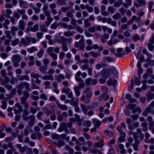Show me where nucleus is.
I'll use <instances>...</instances> for the list:
<instances>
[{
    "mask_svg": "<svg viewBox=\"0 0 154 154\" xmlns=\"http://www.w3.org/2000/svg\"><path fill=\"white\" fill-rule=\"evenodd\" d=\"M23 95L25 97H22L21 98V103L24 105L25 108H27L28 107V104L26 102L27 99L29 96V92L26 91H24L23 92Z\"/></svg>",
    "mask_w": 154,
    "mask_h": 154,
    "instance_id": "nucleus-1",
    "label": "nucleus"
},
{
    "mask_svg": "<svg viewBox=\"0 0 154 154\" xmlns=\"http://www.w3.org/2000/svg\"><path fill=\"white\" fill-rule=\"evenodd\" d=\"M12 60L14 67H17L19 66V63L21 60L20 57L19 55L15 54L13 55L12 56Z\"/></svg>",
    "mask_w": 154,
    "mask_h": 154,
    "instance_id": "nucleus-2",
    "label": "nucleus"
},
{
    "mask_svg": "<svg viewBox=\"0 0 154 154\" xmlns=\"http://www.w3.org/2000/svg\"><path fill=\"white\" fill-rule=\"evenodd\" d=\"M137 2L134 4V6L136 8H138L145 6L146 4L145 0H136Z\"/></svg>",
    "mask_w": 154,
    "mask_h": 154,
    "instance_id": "nucleus-3",
    "label": "nucleus"
},
{
    "mask_svg": "<svg viewBox=\"0 0 154 154\" xmlns=\"http://www.w3.org/2000/svg\"><path fill=\"white\" fill-rule=\"evenodd\" d=\"M124 146L122 144L118 143L116 145V149L118 152H120L122 154H124L126 152L124 149Z\"/></svg>",
    "mask_w": 154,
    "mask_h": 154,
    "instance_id": "nucleus-4",
    "label": "nucleus"
},
{
    "mask_svg": "<svg viewBox=\"0 0 154 154\" xmlns=\"http://www.w3.org/2000/svg\"><path fill=\"white\" fill-rule=\"evenodd\" d=\"M139 125V124L138 122H135L132 123L131 125H128V128L129 130L130 131L129 133L130 134H131L133 133L132 131L135 128L138 127Z\"/></svg>",
    "mask_w": 154,
    "mask_h": 154,
    "instance_id": "nucleus-5",
    "label": "nucleus"
},
{
    "mask_svg": "<svg viewBox=\"0 0 154 154\" xmlns=\"http://www.w3.org/2000/svg\"><path fill=\"white\" fill-rule=\"evenodd\" d=\"M26 26V24L23 20H20L18 24V27L21 30H24Z\"/></svg>",
    "mask_w": 154,
    "mask_h": 154,
    "instance_id": "nucleus-6",
    "label": "nucleus"
},
{
    "mask_svg": "<svg viewBox=\"0 0 154 154\" xmlns=\"http://www.w3.org/2000/svg\"><path fill=\"white\" fill-rule=\"evenodd\" d=\"M102 75L104 77H107L111 74V71L109 68H108V70H104L102 71Z\"/></svg>",
    "mask_w": 154,
    "mask_h": 154,
    "instance_id": "nucleus-7",
    "label": "nucleus"
},
{
    "mask_svg": "<svg viewBox=\"0 0 154 154\" xmlns=\"http://www.w3.org/2000/svg\"><path fill=\"white\" fill-rule=\"evenodd\" d=\"M56 103L58 107L62 110H66L68 109V108L66 105L60 104L58 100L56 101Z\"/></svg>",
    "mask_w": 154,
    "mask_h": 154,
    "instance_id": "nucleus-8",
    "label": "nucleus"
},
{
    "mask_svg": "<svg viewBox=\"0 0 154 154\" xmlns=\"http://www.w3.org/2000/svg\"><path fill=\"white\" fill-rule=\"evenodd\" d=\"M20 6L23 8H27L28 6V4L26 2L20 0L19 1Z\"/></svg>",
    "mask_w": 154,
    "mask_h": 154,
    "instance_id": "nucleus-9",
    "label": "nucleus"
},
{
    "mask_svg": "<svg viewBox=\"0 0 154 154\" xmlns=\"http://www.w3.org/2000/svg\"><path fill=\"white\" fill-rule=\"evenodd\" d=\"M61 40H62V41L60 42L62 43V44L63 45V47H62V50L63 51L65 52L67 51L68 50V48L67 46L66 45V44L63 42V40L64 39V37H62L61 38Z\"/></svg>",
    "mask_w": 154,
    "mask_h": 154,
    "instance_id": "nucleus-10",
    "label": "nucleus"
},
{
    "mask_svg": "<svg viewBox=\"0 0 154 154\" xmlns=\"http://www.w3.org/2000/svg\"><path fill=\"white\" fill-rule=\"evenodd\" d=\"M38 48L34 46H32L30 48L27 49V51L30 53H32L35 51H38Z\"/></svg>",
    "mask_w": 154,
    "mask_h": 154,
    "instance_id": "nucleus-11",
    "label": "nucleus"
},
{
    "mask_svg": "<svg viewBox=\"0 0 154 154\" xmlns=\"http://www.w3.org/2000/svg\"><path fill=\"white\" fill-rule=\"evenodd\" d=\"M123 49L121 48H119L117 49L116 53H115V54L118 57H122L123 56L122 52Z\"/></svg>",
    "mask_w": 154,
    "mask_h": 154,
    "instance_id": "nucleus-12",
    "label": "nucleus"
},
{
    "mask_svg": "<svg viewBox=\"0 0 154 154\" xmlns=\"http://www.w3.org/2000/svg\"><path fill=\"white\" fill-rule=\"evenodd\" d=\"M103 61L101 62V63L103 64L106 62H110L113 61V59L109 57H104L103 58Z\"/></svg>",
    "mask_w": 154,
    "mask_h": 154,
    "instance_id": "nucleus-13",
    "label": "nucleus"
},
{
    "mask_svg": "<svg viewBox=\"0 0 154 154\" xmlns=\"http://www.w3.org/2000/svg\"><path fill=\"white\" fill-rule=\"evenodd\" d=\"M126 3L123 4V6L125 8H127L128 6H131L132 4V1L131 0H126Z\"/></svg>",
    "mask_w": 154,
    "mask_h": 154,
    "instance_id": "nucleus-14",
    "label": "nucleus"
},
{
    "mask_svg": "<svg viewBox=\"0 0 154 154\" xmlns=\"http://www.w3.org/2000/svg\"><path fill=\"white\" fill-rule=\"evenodd\" d=\"M109 97L108 95L103 94L100 96L99 97V100H100L104 99L106 101L109 99Z\"/></svg>",
    "mask_w": 154,
    "mask_h": 154,
    "instance_id": "nucleus-15",
    "label": "nucleus"
},
{
    "mask_svg": "<svg viewBox=\"0 0 154 154\" xmlns=\"http://www.w3.org/2000/svg\"><path fill=\"white\" fill-rule=\"evenodd\" d=\"M63 92L64 93L68 92L69 94H68V97L69 98H71L72 97L73 94L72 91H71V90L69 88H67L66 89H63Z\"/></svg>",
    "mask_w": 154,
    "mask_h": 154,
    "instance_id": "nucleus-16",
    "label": "nucleus"
},
{
    "mask_svg": "<svg viewBox=\"0 0 154 154\" xmlns=\"http://www.w3.org/2000/svg\"><path fill=\"white\" fill-rule=\"evenodd\" d=\"M38 25H35L33 27H28V29L29 31H31L33 32H36L38 29Z\"/></svg>",
    "mask_w": 154,
    "mask_h": 154,
    "instance_id": "nucleus-17",
    "label": "nucleus"
},
{
    "mask_svg": "<svg viewBox=\"0 0 154 154\" xmlns=\"http://www.w3.org/2000/svg\"><path fill=\"white\" fill-rule=\"evenodd\" d=\"M12 13L11 11L9 10H7L6 11H4L2 13V15H5L6 17L7 18H10V14Z\"/></svg>",
    "mask_w": 154,
    "mask_h": 154,
    "instance_id": "nucleus-18",
    "label": "nucleus"
},
{
    "mask_svg": "<svg viewBox=\"0 0 154 154\" xmlns=\"http://www.w3.org/2000/svg\"><path fill=\"white\" fill-rule=\"evenodd\" d=\"M109 37V35L108 34H105L103 36H102L101 39V41L103 43L106 42V40L108 39Z\"/></svg>",
    "mask_w": 154,
    "mask_h": 154,
    "instance_id": "nucleus-19",
    "label": "nucleus"
},
{
    "mask_svg": "<svg viewBox=\"0 0 154 154\" xmlns=\"http://www.w3.org/2000/svg\"><path fill=\"white\" fill-rule=\"evenodd\" d=\"M78 98L76 99L75 101H74V99L72 98L71 100H70L69 103L71 105L75 106L78 105Z\"/></svg>",
    "mask_w": 154,
    "mask_h": 154,
    "instance_id": "nucleus-20",
    "label": "nucleus"
},
{
    "mask_svg": "<svg viewBox=\"0 0 154 154\" xmlns=\"http://www.w3.org/2000/svg\"><path fill=\"white\" fill-rule=\"evenodd\" d=\"M82 110V111L85 113V115H87V111L88 110V107H87L85 105L82 104L81 105Z\"/></svg>",
    "mask_w": 154,
    "mask_h": 154,
    "instance_id": "nucleus-21",
    "label": "nucleus"
},
{
    "mask_svg": "<svg viewBox=\"0 0 154 154\" xmlns=\"http://www.w3.org/2000/svg\"><path fill=\"white\" fill-rule=\"evenodd\" d=\"M75 120L76 121L79 122L78 124L79 125L81 126V122L83 121V119L82 118L80 119L79 115H75Z\"/></svg>",
    "mask_w": 154,
    "mask_h": 154,
    "instance_id": "nucleus-22",
    "label": "nucleus"
},
{
    "mask_svg": "<svg viewBox=\"0 0 154 154\" xmlns=\"http://www.w3.org/2000/svg\"><path fill=\"white\" fill-rule=\"evenodd\" d=\"M29 60V64L30 65H32L34 64V58L32 56H31L28 57Z\"/></svg>",
    "mask_w": 154,
    "mask_h": 154,
    "instance_id": "nucleus-23",
    "label": "nucleus"
},
{
    "mask_svg": "<svg viewBox=\"0 0 154 154\" xmlns=\"http://www.w3.org/2000/svg\"><path fill=\"white\" fill-rule=\"evenodd\" d=\"M92 94L91 92H89L86 95V97L88 100H86L84 101V102L86 103H88L90 102L89 99L91 97Z\"/></svg>",
    "mask_w": 154,
    "mask_h": 154,
    "instance_id": "nucleus-24",
    "label": "nucleus"
},
{
    "mask_svg": "<svg viewBox=\"0 0 154 154\" xmlns=\"http://www.w3.org/2000/svg\"><path fill=\"white\" fill-rule=\"evenodd\" d=\"M55 77L57 80L59 82H61L62 79H64V76L61 74H60L58 76L56 75Z\"/></svg>",
    "mask_w": 154,
    "mask_h": 154,
    "instance_id": "nucleus-25",
    "label": "nucleus"
},
{
    "mask_svg": "<svg viewBox=\"0 0 154 154\" xmlns=\"http://www.w3.org/2000/svg\"><path fill=\"white\" fill-rule=\"evenodd\" d=\"M42 78L45 80H53V77L51 75H45L42 77Z\"/></svg>",
    "mask_w": 154,
    "mask_h": 154,
    "instance_id": "nucleus-26",
    "label": "nucleus"
},
{
    "mask_svg": "<svg viewBox=\"0 0 154 154\" xmlns=\"http://www.w3.org/2000/svg\"><path fill=\"white\" fill-rule=\"evenodd\" d=\"M94 124L95 127L97 128L100 125L101 122L100 121L94 120Z\"/></svg>",
    "mask_w": 154,
    "mask_h": 154,
    "instance_id": "nucleus-27",
    "label": "nucleus"
},
{
    "mask_svg": "<svg viewBox=\"0 0 154 154\" xmlns=\"http://www.w3.org/2000/svg\"><path fill=\"white\" fill-rule=\"evenodd\" d=\"M11 29L12 34L13 35H15L16 34V32L18 30V28L15 26H13Z\"/></svg>",
    "mask_w": 154,
    "mask_h": 154,
    "instance_id": "nucleus-28",
    "label": "nucleus"
},
{
    "mask_svg": "<svg viewBox=\"0 0 154 154\" xmlns=\"http://www.w3.org/2000/svg\"><path fill=\"white\" fill-rule=\"evenodd\" d=\"M16 146L17 148L19 149V151L20 152L23 153L25 151V148L23 147H22L20 144H17Z\"/></svg>",
    "mask_w": 154,
    "mask_h": 154,
    "instance_id": "nucleus-29",
    "label": "nucleus"
},
{
    "mask_svg": "<svg viewBox=\"0 0 154 154\" xmlns=\"http://www.w3.org/2000/svg\"><path fill=\"white\" fill-rule=\"evenodd\" d=\"M74 89L76 95L78 97L79 96L80 94V92L79 91L80 89H79L78 86H75Z\"/></svg>",
    "mask_w": 154,
    "mask_h": 154,
    "instance_id": "nucleus-30",
    "label": "nucleus"
},
{
    "mask_svg": "<svg viewBox=\"0 0 154 154\" xmlns=\"http://www.w3.org/2000/svg\"><path fill=\"white\" fill-rule=\"evenodd\" d=\"M79 82V86H78L79 87V89H81L82 88H83L85 86V83H84V81L81 80L79 81H77Z\"/></svg>",
    "mask_w": 154,
    "mask_h": 154,
    "instance_id": "nucleus-31",
    "label": "nucleus"
},
{
    "mask_svg": "<svg viewBox=\"0 0 154 154\" xmlns=\"http://www.w3.org/2000/svg\"><path fill=\"white\" fill-rule=\"evenodd\" d=\"M81 74V72L80 71H79L78 72L75 74V77L76 80L77 81H79L82 80L80 78V76Z\"/></svg>",
    "mask_w": 154,
    "mask_h": 154,
    "instance_id": "nucleus-32",
    "label": "nucleus"
},
{
    "mask_svg": "<svg viewBox=\"0 0 154 154\" xmlns=\"http://www.w3.org/2000/svg\"><path fill=\"white\" fill-rule=\"evenodd\" d=\"M89 54L94 57H97L98 56H100V53H96L93 51H91L89 52Z\"/></svg>",
    "mask_w": 154,
    "mask_h": 154,
    "instance_id": "nucleus-33",
    "label": "nucleus"
},
{
    "mask_svg": "<svg viewBox=\"0 0 154 154\" xmlns=\"http://www.w3.org/2000/svg\"><path fill=\"white\" fill-rule=\"evenodd\" d=\"M122 136H120L118 139V142L120 143L122 142H123L124 141L125 138L124 136L125 135V134L124 133H122Z\"/></svg>",
    "mask_w": 154,
    "mask_h": 154,
    "instance_id": "nucleus-34",
    "label": "nucleus"
},
{
    "mask_svg": "<svg viewBox=\"0 0 154 154\" xmlns=\"http://www.w3.org/2000/svg\"><path fill=\"white\" fill-rule=\"evenodd\" d=\"M47 66H42L40 67L39 70L40 71L42 72L45 73L47 70Z\"/></svg>",
    "mask_w": 154,
    "mask_h": 154,
    "instance_id": "nucleus-35",
    "label": "nucleus"
},
{
    "mask_svg": "<svg viewBox=\"0 0 154 154\" xmlns=\"http://www.w3.org/2000/svg\"><path fill=\"white\" fill-rule=\"evenodd\" d=\"M21 44H23L24 46H27L29 45V44H28L24 38H22L21 39Z\"/></svg>",
    "mask_w": 154,
    "mask_h": 154,
    "instance_id": "nucleus-36",
    "label": "nucleus"
},
{
    "mask_svg": "<svg viewBox=\"0 0 154 154\" xmlns=\"http://www.w3.org/2000/svg\"><path fill=\"white\" fill-rule=\"evenodd\" d=\"M121 17V15L119 13H117V14L114 15L112 16L113 18L116 20H117L120 19Z\"/></svg>",
    "mask_w": 154,
    "mask_h": 154,
    "instance_id": "nucleus-37",
    "label": "nucleus"
},
{
    "mask_svg": "<svg viewBox=\"0 0 154 154\" xmlns=\"http://www.w3.org/2000/svg\"><path fill=\"white\" fill-rule=\"evenodd\" d=\"M154 43H152L150 42H149V43L147 45L149 48V50L150 51H152L154 48V46L153 45V44Z\"/></svg>",
    "mask_w": 154,
    "mask_h": 154,
    "instance_id": "nucleus-38",
    "label": "nucleus"
},
{
    "mask_svg": "<svg viewBox=\"0 0 154 154\" xmlns=\"http://www.w3.org/2000/svg\"><path fill=\"white\" fill-rule=\"evenodd\" d=\"M20 43V40L18 39H16L12 41L11 44L13 46H15L18 44Z\"/></svg>",
    "mask_w": 154,
    "mask_h": 154,
    "instance_id": "nucleus-39",
    "label": "nucleus"
},
{
    "mask_svg": "<svg viewBox=\"0 0 154 154\" xmlns=\"http://www.w3.org/2000/svg\"><path fill=\"white\" fill-rule=\"evenodd\" d=\"M83 125L85 126L90 127L91 126V122L89 121H85L83 122Z\"/></svg>",
    "mask_w": 154,
    "mask_h": 154,
    "instance_id": "nucleus-40",
    "label": "nucleus"
},
{
    "mask_svg": "<svg viewBox=\"0 0 154 154\" xmlns=\"http://www.w3.org/2000/svg\"><path fill=\"white\" fill-rule=\"evenodd\" d=\"M122 4V0H121L120 1H118V2H115L114 4V6L116 7H119L120 5Z\"/></svg>",
    "mask_w": 154,
    "mask_h": 154,
    "instance_id": "nucleus-41",
    "label": "nucleus"
},
{
    "mask_svg": "<svg viewBox=\"0 0 154 154\" xmlns=\"http://www.w3.org/2000/svg\"><path fill=\"white\" fill-rule=\"evenodd\" d=\"M153 5H154V4L153 2H149L148 8L149 12H150L151 11L152 9V6Z\"/></svg>",
    "mask_w": 154,
    "mask_h": 154,
    "instance_id": "nucleus-42",
    "label": "nucleus"
},
{
    "mask_svg": "<svg viewBox=\"0 0 154 154\" xmlns=\"http://www.w3.org/2000/svg\"><path fill=\"white\" fill-rule=\"evenodd\" d=\"M141 52L140 49H137L135 52V54L137 58L139 57Z\"/></svg>",
    "mask_w": 154,
    "mask_h": 154,
    "instance_id": "nucleus-43",
    "label": "nucleus"
},
{
    "mask_svg": "<svg viewBox=\"0 0 154 154\" xmlns=\"http://www.w3.org/2000/svg\"><path fill=\"white\" fill-rule=\"evenodd\" d=\"M2 104L1 106V107L2 109H5L7 106V104L5 101H2Z\"/></svg>",
    "mask_w": 154,
    "mask_h": 154,
    "instance_id": "nucleus-44",
    "label": "nucleus"
},
{
    "mask_svg": "<svg viewBox=\"0 0 154 154\" xmlns=\"http://www.w3.org/2000/svg\"><path fill=\"white\" fill-rule=\"evenodd\" d=\"M31 76L34 79H36L39 77V75L38 74L34 72L31 74Z\"/></svg>",
    "mask_w": 154,
    "mask_h": 154,
    "instance_id": "nucleus-45",
    "label": "nucleus"
},
{
    "mask_svg": "<svg viewBox=\"0 0 154 154\" xmlns=\"http://www.w3.org/2000/svg\"><path fill=\"white\" fill-rule=\"evenodd\" d=\"M72 41V40L71 38H69L68 39H65L64 38L63 40V42H64L65 44L66 43V44L68 43H71Z\"/></svg>",
    "mask_w": 154,
    "mask_h": 154,
    "instance_id": "nucleus-46",
    "label": "nucleus"
},
{
    "mask_svg": "<svg viewBox=\"0 0 154 154\" xmlns=\"http://www.w3.org/2000/svg\"><path fill=\"white\" fill-rule=\"evenodd\" d=\"M24 82H23L19 84L17 87V88L18 90H21L23 89L24 87Z\"/></svg>",
    "mask_w": 154,
    "mask_h": 154,
    "instance_id": "nucleus-47",
    "label": "nucleus"
},
{
    "mask_svg": "<svg viewBox=\"0 0 154 154\" xmlns=\"http://www.w3.org/2000/svg\"><path fill=\"white\" fill-rule=\"evenodd\" d=\"M140 37L137 34H135L133 37V40L135 41L140 40Z\"/></svg>",
    "mask_w": 154,
    "mask_h": 154,
    "instance_id": "nucleus-48",
    "label": "nucleus"
},
{
    "mask_svg": "<svg viewBox=\"0 0 154 154\" xmlns=\"http://www.w3.org/2000/svg\"><path fill=\"white\" fill-rule=\"evenodd\" d=\"M117 82V80H114L113 82H112V80L110 79L107 82V83L109 86L111 85L112 84H113L114 83H116Z\"/></svg>",
    "mask_w": 154,
    "mask_h": 154,
    "instance_id": "nucleus-49",
    "label": "nucleus"
},
{
    "mask_svg": "<svg viewBox=\"0 0 154 154\" xmlns=\"http://www.w3.org/2000/svg\"><path fill=\"white\" fill-rule=\"evenodd\" d=\"M43 54V50H41L37 53V55L39 58H41L42 56V55Z\"/></svg>",
    "mask_w": 154,
    "mask_h": 154,
    "instance_id": "nucleus-50",
    "label": "nucleus"
},
{
    "mask_svg": "<svg viewBox=\"0 0 154 154\" xmlns=\"http://www.w3.org/2000/svg\"><path fill=\"white\" fill-rule=\"evenodd\" d=\"M9 79L8 77H6L5 78V80L3 81L1 83L2 85H4L6 83H8L9 82Z\"/></svg>",
    "mask_w": 154,
    "mask_h": 154,
    "instance_id": "nucleus-51",
    "label": "nucleus"
},
{
    "mask_svg": "<svg viewBox=\"0 0 154 154\" xmlns=\"http://www.w3.org/2000/svg\"><path fill=\"white\" fill-rule=\"evenodd\" d=\"M141 109L139 107H137L136 108L133 109L132 112L133 113H135L136 112H140Z\"/></svg>",
    "mask_w": 154,
    "mask_h": 154,
    "instance_id": "nucleus-52",
    "label": "nucleus"
},
{
    "mask_svg": "<svg viewBox=\"0 0 154 154\" xmlns=\"http://www.w3.org/2000/svg\"><path fill=\"white\" fill-rule=\"evenodd\" d=\"M64 35L66 36L69 37L73 35V34L70 31H68L65 32Z\"/></svg>",
    "mask_w": 154,
    "mask_h": 154,
    "instance_id": "nucleus-53",
    "label": "nucleus"
},
{
    "mask_svg": "<svg viewBox=\"0 0 154 154\" xmlns=\"http://www.w3.org/2000/svg\"><path fill=\"white\" fill-rule=\"evenodd\" d=\"M102 90L104 94H106L108 92V88L106 86H103L102 87Z\"/></svg>",
    "mask_w": 154,
    "mask_h": 154,
    "instance_id": "nucleus-54",
    "label": "nucleus"
},
{
    "mask_svg": "<svg viewBox=\"0 0 154 154\" xmlns=\"http://www.w3.org/2000/svg\"><path fill=\"white\" fill-rule=\"evenodd\" d=\"M22 111L21 107L16 108L14 110V112L15 114L20 113Z\"/></svg>",
    "mask_w": 154,
    "mask_h": 154,
    "instance_id": "nucleus-55",
    "label": "nucleus"
},
{
    "mask_svg": "<svg viewBox=\"0 0 154 154\" xmlns=\"http://www.w3.org/2000/svg\"><path fill=\"white\" fill-rule=\"evenodd\" d=\"M115 142V139H112L110 141L109 143H107V144L110 147H111L112 146V145L114 144Z\"/></svg>",
    "mask_w": 154,
    "mask_h": 154,
    "instance_id": "nucleus-56",
    "label": "nucleus"
},
{
    "mask_svg": "<svg viewBox=\"0 0 154 154\" xmlns=\"http://www.w3.org/2000/svg\"><path fill=\"white\" fill-rule=\"evenodd\" d=\"M40 27L41 30L42 31L46 32L47 31V29L44 25H40Z\"/></svg>",
    "mask_w": 154,
    "mask_h": 154,
    "instance_id": "nucleus-57",
    "label": "nucleus"
},
{
    "mask_svg": "<svg viewBox=\"0 0 154 154\" xmlns=\"http://www.w3.org/2000/svg\"><path fill=\"white\" fill-rule=\"evenodd\" d=\"M150 110L148 108H146V110L143 113V115L144 116H146L148 114V112L150 111Z\"/></svg>",
    "mask_w": 154,
    "mask_h": 154,
    "instance_id": "nucleus-58",
    "label": "nucleus"
},
{
    "mask_svg": "<svg viewBox=\"0 0 154 154\" xmlns=\"http://www.w3.org/2000/svg\"><path fill=\"white\" fill-rule=\"evenodd\" d=\"M85 84L87 86H89L91 85V79L90 78L87 79L85 81Z\"/></svg>",
    "mask_w": 154,
    "mask_h": 154,
    "instance_id": "nucleus-59",
    "label": "nucleus"
},
{
    "mask_svg": "<svg viewBox=\"0 0 154 154\" xmlns=\"http://www.w3.org/2000/svg\"><path fill=\"white\" fill-rule=\"evenodd\" d=\"M8 146L10 148H11L12 149V150L13 151V152H15L16 151V150L15 149H14V148L13 147V145H12V143L11 142H10V143H9L8 144Z\"/></svg>",
    "mask_w": 154,
    "mask_h": 154,
    "instance_id": "nucleus-60",
    "label": "nucleus"
},
{
    "mask_svg": "<svg viewBox=\"0 0 154 154\" xmlns=\"http://www.w3.org/2000/svg\"><path fill=\"white\" fill-rule=\"evenodd\" d=\"M50 55V56L53 58L54 60H56L57 59V55L56 54H55L54 53H51Z\"/></svg>",
    "mask_w": 154,
    "mask_h": 154,
    "instance_id": "nucleus-61",
    "label": "nucleus"
},
{
    "mask_svg": "<svg viewBox=\"0 0 154 154\" xmlns=\"http://www.w3.org/2000/svg\"><path fill=\"white\" fill-rule=\"evenodd\" d=\"M49 100L51 101H55L56 102V101L57 100H56V97L53 96H51L49 97Z\"/></svg>",
    "mask_w": 154,
    "mask_h": 154,
    "instance_id": "nucleus-62",
    "label": "nucleus"
},
{
    "mask_svg": "<svg viewBox=\"0 0 154 154\" xmlns=\"http://www.w3.org/2000/svg\"><path fill=\"white\" fill-rule=\"evenodd\" d=\"M86 8L89 12L91 13L93 11V8L92 7H90L88 5H86Z\"/></svg>",
    "mask_w": 154,
    "mask_h": 154,
    "instance_id": "nucleus-63",
    "label": "nucleus"
},
{
    "mask_svg": "<svg viewBox=\"0 0 154 154\" xmlns=\"http://www.w3.org/2000/svg\"><path fill=\"white\" fill-rule=\"evenodd\" d=\"M58 26V24L56 22H54L52 24L51 26V27L53 29H55Z\"/></svg>",
    "mask_w": 154,
    "mask_h": 154,
    "instance_id": "nucleus-64",
    "label": "nucleus"
}]
</instances>
